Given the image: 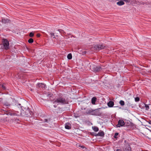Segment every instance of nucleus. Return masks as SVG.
Masks as SVG:
<instances>
[{
	"label": "nucleus",
	"instance_id": "31",
	"mask_svg": "<svg viewBox=\"0 0 151 151\" xmlns=\"http://www.w3.org/2000/svg\"><path fill=\"white\" fill-rule=\"evenodd\" d=\"M100 69H101V68H100L99 67L98 68L97 67H96L95 70H96V71H99L100 70Z\"/></svg>",
	"mask_w": 151,
	"mask_h": 151
},
{
	"label": "nucleus",
	"instance_id": "28",
	"mask_svg": "<svg viewBox=\"0 0 151 151\" xmlns=\"http://www.w3.org/2000/svg\"><path fill=\"white\" fill-rule=\"evenodd\" d=\"M4 105L6 106H8L10 105L11 104L7 102H6L5 103Z\"/></svg>",
	"mask_w": 151,
	"mask_h": 151
},
{
	"label": "nucleus",
	"instance_id": "7",
	"mask_svg": "<svg viewBox=\"0 0 151 151\" xmlns=\"http://www.w3.org/2000/svg\"><path fill=\"white\" fill-rule=\"evenodd\" d=\"M125 124V123L123 120L122 119H119L118 122L117 124L116 125V127H122Z\"/></svg>",
	"mask_w": 151,
	"mask_h": 151
},
{
	"label": "nucleus",
	"instance_id": "5",
	"mask_svg": "<svg viewBox=\"0 0 151 151\" xmlns=\"http://www.w3.org/2000/svg\"><path fill=\"white\" fill-rule=\"evenodd\" d=\"M4 49L7 50L9 48V43L8 41L6 39H4L2 41Z\"/></svg>",
	"mask_w": 151,
	"mask_h": 151
},
{
	"label": "nucleus",
	"instance_id": "32",
	"mask_svg": "<svg viewBox=\"0 0 151 151\" xmlns=\"http://www.w3.org/2000/svg\"><path fill=\"white\" fill-rule=\"evenodd\" d=\"M123 1H124L126 2H129L130 1V0H123Z\"/></svg>",
	"mask_w": 151,
	"mask_h": 151
},
{
	"label": "nucleus",
	"instance_id": "26",
	"mask_svg": "<svg viewBox=\"0 0 151 151\" xmlns=\"http://www.w3.org/2000/svg\"><path fill=\"white\" fill-rule=\"evenodd\" d=\"M34 36V34L32 32H31L30 33V34L29 35V36L30 37H32Z\"/></svg>",
	"mask_w": 151,
	"mask_h": 151
},
{
	"label": "nucleus",
	"instance_id": "25",
	"mask_svg": "<svg viewBox=\"0 0 151 151\" xmlns=\"http://www.w3.org/2000/svg\"><path fill=\"white\" fill-rule=\"evenodd\" d=\"M139 98L138 97H136L135 98V101L136 102H138L139 101Z\"/></svg>",
	"mask_w": 151,
	"mask_h": 151
},
{
	"label": "nucleus",
	"instance_id": "30",
	"mask_svg": "<svg viewBox=\"0 0 151 151\" xmlns=\"http://www.w3.org/2000/svg\"><path fill=\"white\" fill-rule=\"evenodd\" d=\"M1 87L4 90H5L6 89L5 86L4 84H2L1 85Z\"/></svg>",
	"mask_w": 151,
	"mask_h": 151
},
{
	"label": "nucleus",
	"instance_id": "29",
	"mask_svg": "<svg viewBox=\"0 0 151 151\" xmlns=\"http://www.w3.org/2000/svg\"><path fill=\"white\" fill-rule=\"evenodd\" d=\"M78 147H81L82 149H84V150H86V148L85 147H84V146H81V145H79L78 146Z\"/></svg>",
	"mask_w": 151,
	"mask_h": 151
},
{
	"label": "nucleus",
	"instance_id": "34",
	"mask_svg": "<svg viewBox=\"0 0 151 151\" xmlns=\"http://www.w3.org/2000/svg\"><path fill=\"white\" fill-rule=\"evenodd\" d=\"M40 34H37V37H40Z\"/></svg>",
	"mask_w": 151,
	"mask_h": 151
},
{
	"label": "nucleus",
	"instance_id": "21",
	"mask_svg": "<svg viewBox=\"0 0 151 151\" xmlns=\"http://www.w3.org/2000/svg\"><path fill=\"white\" fill-rule=\"evenodd\" d=\"M34 42V40L32 38H30L28 40V42L29 43H31L32 42Z\"/></svg>",
	"mask_w": 151,
	"mask_h": 151
},
{
	"label": "nucleus",
	"instance_id": "39",
	"mask_svg": "<svg viewBox=\"0 0 151 151\" xmlns=\"http://www.w3.org/2000/svg\"><path fill=\"white\" fill-rule=\"evenodd\" d=\"M69 35H71V34H69Z\"/></svg>",
	"mask_w": 151,
	"mask_h": 151
},
{
	"label": "nucleus",
	"instance_id": "36",
	"mask_svg": "<svg viewBox=\"0 0 151 151\" xmlns=\"http://www.w3.org/2000/svg\"><path fill=\"white\" fill-rule=\"evenodd\" d=\"M116 151H121L120 149H117Z\"/></svg>",
	"mask_w": 151,
	"mask_h": 151
},
{
	"label": "nucleus",
	"instance_id": "19",
	"mask_svg": "<svg viewBox=\"0 0 151 151\" xmlns=\"http://www.w3.org/2000/svg\"><path fill=\"white\" fill-rule=\"evenodd\" d=\"M67 58L69 59H71L72 58V55L71 53L67 55Z\"/></svg>",
	"mask_w": 151,
	"mask_h": 151
},
{
	"label": "nucleus",
	"instance_id": "10",
	"mask_svg": "<svg viewBox=\"0 0 151 151\" xmlns=\"http://www.w3.org/2000/svg\"><path fill=\"white\" fill-rule=\"evenodd\" d=\"M65 128L66 129H70L71 128V125L69 123H67L65 124Z\"/></svg>",
	"mask_w": 151,
	"mask_h": 151
},
{
	"label": "nucleus",
	"instance_id": "33",
	"mask_svg": "<svg viewBox=\"0 0 151 151\" xmlns=\"http://www.w3.org/2000/svg\"><path fill=\"white\" fill-rule=\"evenodd\" d=\"M50 35L52 36H54V33H52V32L50 33Z\"/></svg>",
	"mask_w": 151,
	"mask_h": 151
},
{
	"label": "nucleus",
	"instance_id": "6",
	"mask_svg": "<svg viewBox=\"0 0 151 151\" xmlns=\"http://www.w3.org/2000/svg\"><path fill=\"white\" fill-rule=\"evenodd\" d=\"M105 47L103 44H97L95 45L93 47L94 49L95 50H99L103 49Z\"/></svg>",
	"mask_w": 151,
	"mask_h": 151
},
{
	"label": "nucleus",
	"instance_id": "16",
	"mask_svg": "<svg viewBox=\"0 0 151 151\" xmlns=\"http://www.w3.org/2000/svg\"><path fill=\"white\" fill-rule=\"evenodd\" d=\"M58 31L62 35H65L66 34L65 32L63 30L60 29H58Z\"/></svg>",
	"mask_w": 151,
	"mask_h": 151
},
{
	"label": "nucleus",
	"instance_id": "3",
	"mask_svg": "<svg viewBox=\"0 0 151 151\" xmlns=\"http://www.w3.org/2000/svg\"><path fill=\"white\" fill-rule=\"evenodd\" d=\"M3 114H6L11 116H19V112L18 111H15L13 110H9L8 111H6L4 109H1V111Z\"/></svg>",
	"mask_w": 151,
	"mask_h": 151
},
{
	"label": "nucleus",
	"instance_id": "13",
	"mask_svg": "<svg viewBox=\"0 0 151 151\" xmlns=\"http://www.w3.org/2000/svg\"><path fill=\"white\" fill-rule=\"evenodd\" d=\"M96 98L95 97H94L92 98L91 100V102L92 104L93 105H95L96 104Z\"/></svg>",
	"mask_w": 151,
	"mask_h": 151
},
{
	"label": "nucleus",
	"instance_id": "38",
	"mask_svg": "<svg viewBox=\"0 0 151 151\" xmlns=\"http://www.w3.org/2000/svg\"><path fill=\"white\" fill-rule=\"evenodd\" d=\"M19 106H20V105H21V104H19Z\"/></svg>",
	"mask_w": 151,
	"mask_h": 151
},
{
	"label": "nucleus",
	"instance_id": "20",
	"mask_svg": "<svg viewBox=\"0 0 151 151\" xmlns=\"http://www.w3.org/2000/svg\"><path fill=\"white\" fill-rule=\"evenodd\" d=\"M51 120V119L50 118H49L48 119H45L44 120V122L45 123H48Z\"/></svg>",
	"mask_w": 151,
	"mask_h": 151
},
{
	"label": "nucleus",
	"instance_id": "9",
	"mask_svg": "<svg viewBox=\"0 0 151 151\" xmlns=\"http://www.w3.org/2000/svg\"><path fill=\"white\" fill-rule=\"evenodd\" d=\"M124 150V151H131V149L130 145L128 143L125 144V148Z\"/></svg>",
	"mask_w": 151,
	"mask_h": 151
},
{
	"label": "nucleus",
	"instance_id": "17",
	"mask_svg": "<svg viewBox=\"0 0 151 151\" xmlns=\"http://www.w3.org/2000/svg\"><path fill=\"white\" fill-rule=\"evenodd\" d=\"M93 130L96 132H97L99 130V128L97 127H92Z\"/></svg>",
	"mask_w": 151,
	"mask_h": 151
},
{
	"label": "nucleus",
	"instance_id": "14",
	"mask_svg": "<svg viewBox=\"0 0 151 151\" xmlns=\"http://www.w3.org/2000/svg\"><path fill=\"white\" fill-rule=\"evenodd\" d=\"M116 4L117 5L121 6L124 5V3L123 1L122 0L117 2Z\"/></svg>",
	"mask_w": 151,
	"mask_h": 151
},
{
	"label": "nucleus",
	"instance_id": "1",
	"mask_svg": "<svg viewBox=\"0 0 151 151\" xmlns=\"http://www.w3.org/2000/svg\"><path fill=\"white\" fill-rule=\"evenodd\" d=\"M52 101L53 103H56L62 105L68 104V101L62 96H60L56 99H53Z\"/></svg>",
	"mask_w": 151,
	"mask_h": 151
},
{
	"label": "nucleus",
	"instance_id": "27",
	"mask_svg": "<svg viewBox=\"0 0 151 151\" xmlns=\"http://www.w3.org/2000/svg\"><path fill=\"white\" fill-rule=\"evenodd\" d=\"M97 134L95 132H90V134H91L93 136H97L96 135V134Z\"/></svg>",
	"mask_w": 151,
	"mask_h": 151
},
{
	"label": "nucleus",
	"instance_id": "37",
	"mask_svg": "<svg viewBox=\"0 0 151 151\" xmlns=\"http://www.w3.org/2000/svg\"><path fill=\"white\" fill-rule=\"evenodd\" d=\"M54 106L55 107H56L55 106V105H54Z\"/></svg>",
	"mask_w": 151,
	"mask_h": 151
},
{
	"label": "nucleus",
	"instance_id": "2",
	"mask_svg": "<svg viewBox=\"0 0 151 151\" xmlns=\"http://www.w3.org/2000/svg\"><path fill=\"white\" fill-rule=\"evenodd\" d=\"M100 108H98L94 110L91 109L88 110L86 113L87 114L95 116H100L101 113L99 111Z\"/></svg>",
	"mask_w": 151,
	"mask_h": 151
},
{
	"label": "nucleus",
	"instance_id": "15",
	"mask_svg": "<svg viewBox=\"0 0 151 151\" xmlns=\"http://www.w3.org/2000/svg\"><path fill=\"white\" fill-rule=\"evenodd\" d=\"M9 20L8 19H2L1 22L3 23H6L9 22Z\"/></svg>",
	"mask_w": 151,
	"mask_h": 151
},
{
	"label": "nucleus",
	"instance_id": "24",
	"mask_svg": "<svg viewBox=\"0 0 151 151\" xmlns=\"http://www.w3.org/2000/svg\"><path fill=\"white\" fill-rule=\"evenodd\" d=\"M145 109L146 110H148L149 109V107L148 105L146 104H145Z\"/></svg>",
	"mask_w": 151,
	"mask_h": 151
},
{
	"label": "nucleus",
	"instance_id": "12",
	"mask_svg": "<svg viewBox=\"0 0 151 151\" xmlns=\"http://www.w3.org/2000/svg\"><path fill=\"white\" fill-rule=\"evenodd\" d=\"M107 104L109 107H113L114 104V102L113 101H109V102Z\"/></svg>",
	"mask_w": 151,
	"mask_h": 151
},
{
	"label": "nucleus",
	"instance_id": "22",
	"mask_svg": "<svg viewBox=\"0 0 151 151\" xmlns=\"http://www.w3.org/2000/svg\"><path fill=\"white\" fill-rule=\"evenodd\" d=\"M119 103L122 106H124L125 104L124 102L122 100H121L119 101Z\"/></svg>",
	"mask_w": 151,
	"mask_h": 151
},
{
	"label": "nucleus",
	"instance_id": "8",
	"mask_svg": "<svg viewBox=\"0 0 151 151\" xmlns=\"http://www.w3.org/2000/svg\"><path fill=\"white\" fill-rule=\"evenodd\" d=\"M37 88H45L46 87V86L45 84L43 83H38L37 85Z\"/></svg>",
	"mask_w": 151,
	"mask_h": 151
},
{
	"label": "nucleus",
	"instance_id": "11",
	"mask_svg": "<svg viewBox=\"0 0 151 151\" xmlns=\"http://www.w3.org/2000/svg\"><path fill=\"white\" fill-rule=\"evenodd\" d=\"M97 136H99L101 137H104V133L103 131H101L99 132L96 135Z\"/></svg>",
	"mask_w": 151,
	"mask_h": 151
},
{
	"label": "nucleus",
	"instance_id": "35",
	"mask_svg": "<svg viewBox=\"0 0 151 151\" xmlns=\"http://www.w3.org/2000/svg\"><path fill=\"white\" fill-rule=\"evenodd\" d=\"M148 122L149 123L151 124V121L150 120H149L148 121Z\"/></svg>",
	"mask_w": 151,
	"mask_h": 151
},
{
	"label": "nucleus",
	"instance_id": "18",
	"mask_svg": "<svg viewBox=\"0 0 151 151\" xmlns=\"http://www.w3.org/2000/svg\"><path fill=\"white\" fill-rule=\"evenodd\" d=\"M12 121L14 122L15 123H18L19 121H20L18 119H15L14 118L12 119Z\"/></svg>",
	"mask_w": 151,
	"mask_h": 151
},
{
	"label": "nucleus",
	"instance_id": "23",
	"mask_svg": "<svg viewBox=\"0 0 151 151\" xmlns=\"http://www.w3.org/2000/svg\"><path fill=\"white\" fill-rule=\"evenodd\" d=\"M119 134V133H115L114 134V137L115 138V139H116L117 138V136Z\"/></svg>",
	"mask_w": 151,
	"mask_h": 151
},
{
	"label": "nucleus",
	"instance_id": "4",
	"mask_svg": "<svg viewBox=\"0 0 151 151\" xmlns=\"http://www.w3.org/2000/svg\"><path fill=\"white\" fill-rule=\"evenodd\" d=\"M21 108L22 110L21 112L20 113L21 115L23 116L28 115L29 113V110L28 109V107L24 108L23 107H21Z\"/></svg>",
	"mask_w": 151,
	"mask_h": 151
}]
</instances>
